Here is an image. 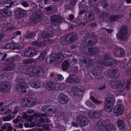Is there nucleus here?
I'll use <instances>...</instances> for the list:
<instances>
[{
  "label": "nucleus",
  "mask_w": 131,
  "mask_h": 131,
  "mask_svg": "<svg viewBox=\"0 0 131 131\" xmlns=\"http://www.w3.org/2000/svg\"><path fill=\"white\" fill-rule=\"evenodd\" d=\"M43 68V65L41 64L28 69L27 70L28 71H30L31 73L36 74L38 76H42L44 74Z\"/></svg>",
  "instance_id": "1"
},
{
  "label": "nucleus",
  "mask_w": 131,
  "mask_h": 131,
  "mask_svg": "<svg viewBox=\"0 0 131 131\" xmlns=\"http://www.w3.org/2000/svg\"><path fill=\"white\" fill-rule=\"evenodd\" d=\"M125 81L124 80H120L118 81H115L112 83L114 88L117 89L120 92H122L125 89L124 84Z\"/></svg>",
  "instance_id": "2"
},
{
  "label": "nucleus",
  "mask_w": 131,
  "mask_h": 131,
  "mask_svg": "<svg viewBox=\"0 0 131 131\" xmlns=\"http://www.w3.org/2000/svg\"><path fill=\"white\" fill-rule=\"evenodd\" d=\"M84 41L88 46H91L94 45L96 43L97 39L95 36L92 37L90 34H88L85 36Z\"/></svg>",
  "instance_id": "3"
},
{
  "label": "nucleus",
  "mask_w": 131,
  "mask_h": 131,
  "mask_svg": "<svg viewBox=\"0 0 131 131\" xmlns=\"http://www.w3.org/2000/svg\"><path fill=\"white\" fill-rule=\"evenodd\" d=\"M42 16V14L40 10H37L35 11L30 19L31 22L34 24L37 23L40 20Z\"/></svg>",
  "instance_id": "4"
},
{
  "label": "nucleus",
  "mask_w": 131,
  "mask_h": 131,
  "mask_svg": "<svg viewBox=\"0 0 131 131\" xmlns=\"http://www.w3.org/2000/svg\"><path fill=\"white\" fill-rule=\"evenodd\" d=\"M76 121L81 127H84L88 123V121L85 116L81 115L78 116L76 118Z\"/></svg>",
  "instance_id": "5"
},
{
  "label": "nucleus",
  "mask_w": 131,
  "mask_h": 131,
  "mask_svg": "<svg viewBox=\"0 0 131 131\" xmlns=\"http://www.w3.org/2000/svg\"><path fill=\"white\" fill-rule=\"evenodd\" d=\"M62 18L57 15H53L51 16L50 20L51 24L53 25H56L60 24L62 22Z\"/></svg>",
  "instance_id": "6"
},
{
  "label": "nucleus",
  "mask_w": 131,
  "mask_h": 131,
  "mask_svg": "<svg viewBox=\"0 0 131 131\" xmlns=\"http://www.w3.org/2000/svg\"><path fill=\"white\" fill-rule=\"evenodd\" d=\"M79 81L80 80L78 77L74 75L70 74L65 82L67 83L75 84L78 83Z\"/></svg>",
  "instance_id": "7"
},
{
  "label": "nucleus",
  "mask_w": 131,
  "mask_h": 131,
  "mask_svg": "<svg viewBox=\"0 0 131 131\" xmlns=\"http://www.w3.org/2000/svg\"><path fill=\"white\" fill-rule=\"evenodd\" d=\"M77 37V35L75 32H71L68 34L65 37L64 41L67 43L72 42L76 40Z\"/></svg>",
  "instance_id": "8"
},
{
  "label": "nucleus",
  "mask_w": 131,
  "mask_h": 131,
  "mask_svg": "<svg viewBox=\"0 0 131 131\" xmlns=\"http://www.w3.org/2000/svg\"><path fill=\"white\" fill-rule=\"evenodd\" d=\"M77 37V35L75 32H71L68 34L65 37L64 41L67 43L72 42L76 40Z\"/></svg>",
  "instance_id": "9"
},
{
  "label": "nucleus",
  "mask_w": 131,
  "mask_h": 131,
  "mask_svg": "<svg viewBox=\"0 0 131 131\" xmlns=\"http://www.w3.org/2000/svg\"><path fill=\"white\" fill-rule=\"evenodd\" d=\"M120 75L119 71L117 69H113L108 71L107 75L110 77L115 78L118 77Z\"/></svg>",
  "instance_id": "10"
},
{
  "label": "nucleus",
  "mask_w": 131,
  "mask_h": 131,
  "mask_svg": "<svg viewBox=\"0 0 131 131\" xmlns=\"http://www.w3.org/2000/svg\"><path fill=\"white\" fill-rule=\"evenodd\" d=\"M24 55L28 57H31L36 54L37 51L36 50L32 48H28V50H25L23 52Z\"/></svg>",
  "instance_id": "11"
},
{
  "label": "nucleus",
  "mask_w": 131,
  "mask_h": 131,
  "mask_svg": "<svg viewBox=\"0 0 131 131\" xmlns=\"http://www.w3.org/2000/svg\"><path fill=\"white\" fill-rule=\"evenodd\" d=\"M123 106L122 105L117 104L115 106L113 112L116 115H120L123 113Z\"/></svg>",
  "instance_id": "12"
},
{
  "label": "nucleus",
  "mask_w": 131,
  "mask_h": 131,
  "mask_svg": "<svg viewBox=\"0 0 131 131\" xmlns=\"http://www.w3.org/2000/svg\"><path fill=\"white\" fill-rule=\"evenodd\" d=\"M58 98L59 102L62 104H66L68 101L67 96L63 93L60 94Z\"/></svg>",
  "instance_id": "13"
},
{
  "label": "nucleus",
  "mask_w": 131,
  "mask_h": 131,
  "mask_svg": "<svg viewBox=\"0 0 131 131\" xmlns=\"http://www.w3.org/2000/svg\"><path fill=\"white\" fill-rule=\"evenodd\" d=\"M84 18L87 21H91L93 20L94 16L91 11H87L84 14Z\"/></svg>",
  "instance_id": "14"
},
{
  "label": "nucleus",
  "mask_w": 131,
  "mask_h": 131,
  "mask_svg": "<svg viewBox=\"0 0 131 131\" xmlns=\"http://www.w3.org/2000/svg\"><path fill=\"white\" fill-rule=\"evenodd\" d=\"M95 63L94 60L88 58H85L83 61V63L84 64L86 67H88L93 66Z\"/></svg>",
  "instance_id": "15"
},
{
  "label": "nucleus",
  "mask_w": 131,
  "mask_h": 131,
  "mask_svg": "<svg viewBox=\"0 0 131 131\" xmlns=\"http://www.w3.org/2000/svg\"><path fill=\"white\" fill-rule=\"evenodd\" d=\"M15 14L19 18L25 17L27 14L26 11L21 8H18L15 10Z\"/></svg>",
  "instance_id": "16"
},
{
  "label": "nucleus",
  "mask_w": 131,
  "mask_h": 131,
  "mask_svg": "<svg viewBox=\"0 0 131 131\" xmlns=\"http://www.w3.org/2000/svg\"><path fill=\"white\" fill-rule=\"evenodd\" d=\"M56 55L51 54L48 56L46 59V62L48 64H50L54 63H57L56 60Z\"/></svg>",
  "instance_id": "17"
},
{
  "label": "nucleus",
  "mask_w": 131,
  "mask_h": 131,
  "mask_svg": "<svg viewBox=\"0 0 131 131\" xmlns=\"http://www.w3.org/2000/svg\"><path fill=\"white\" fill-rule=\"evenodd\" d=\"M72 91L75 95L78 96H79L83 94V91L78 86H74L73 87Z\"/></svg>",
  "instance_id": "18"
},
{
  "label": "nucleus",
  "mask_w": 131,
  "mask_h": 131,
  "mask_svg": "<svg viewBox=\"0 0 131 131\" xmlns=\"http://www.w3.org/2000/svg\"><path fill=\"white\" fill-rule=\"evenodd\" d=\"M9 7V6H6V8L7 9H4L1 12V14L3 16L8 17L12 15V12L9 10L7 9Z\"/></svg>",
  "instance_id": "19"
},
{
  "label": "nucleus",
  "mask_w": 131,
  "mask_h": 131,
  "mask_svg": "<svg viewBox=\"0 0 131 131\" xmlns=\"http://www.w3.org/2000/svg\"><path fill=\"white\" fill-rule=\"evenodd\" d=\"M102 69L99 67H94L92 70V72L95 77H97L101 74Z\"/></svg>",
  "instance_id": "20"
},
{
  "label": "nucleus",
  "mask_w": 131,
  "mask_h": 131,
  "mask_svg": "<svg viewBox=\"0 0 131 131\" xmlns=\"http://www.w3.org/2000/svg\"><path fill=\"white\" fill-rule=\"evenodd\" d=\"M29 83L31 86L35 88H38L40 86V84L38 80L32 79L30 80Z\"/></svg>",
  "instance_id": "21"
},
{
  "label": "nucleus",
  "mask_w": 131,
  "mask_h": 131,
  "mask_svg": "<svg viewBox=\"0 0 131 131\" xmlns=\"http://www.w3.org/2000/svg\"><path fill=\"white\" fill-rule=\"evenodd\" d=\"M10 85L9 83L5 84L4 85L0 84V92L3 93L7 92L9 89Z\"/></svg>",
  "instance_id": "22"
},
{
  "label": "nucleus",
  "mask_w": 131,
  "mask_h": 131,
  "mask_svg": "<svg viewBox=\"0 0 131 131\" xmlns=\"http://www.w3.org/2000/svg\"><path fill=\"white\" fill-rule=\"evenodd\" d=\"M53 35V33L51 31H44L43 32L40 33L39 35L41 38H50Z\"/></svg>",
  "instance_id": "23"
},
{
  "label": "nucleus",
  "mask_w": 131,
  "mask_h": 131,
  "mask_svg": "<svg viewBox=\"0 0 131 131\" xmlns=\"http://www.w3.org/2000/svg\"><path fill=\"white\" fill-rule=\"evenodd\" d=\"M107 60V62L106 61L104 62V65L106 66H113V65L115 64V61L108 56Z\"/></svg>",
  "instance_id": "24"
},
{
  "label": "nucleus",
  "mask_w": 131,
  "mask_h": 131,
  "mask_svg": "<svg viewBox=\"0 0 131 131\" xmlns=\"http://www.w3.org/2000/svg\"><path fill=\"white\" fill-rule=\"evenodd\" d=\"M1 130H5V131H12L13 129L10 125L8 123H6L4 124L1 127Z\"/></svg>",
  "instance_id": "25"
},
{
  "label": "nucleus",
  "mask_w": 131,
  "mask_h": 131,
  "mask_svg": "<svg viewBox=\"0 0 131 131\" xmlns=\"http://www.w3.org/2000/svg\"><path fill=\"white\" fill-rule=\"evenodd\" d=\"M114 102V99L113 97H108L105 100V104L109 105L111 106H113Z\"/></svg>",
  "instance_id": "26"
},
{
  "label": "nucleus",
  "mask_w": 131,
  "mask_h": 131,
  "mask_svg": "<svg viewBox=\"0 0 131 131\" xmlns=\"http://www.w3.org/2000/svg\"><path fill=\"white\" fill-rule=\"evenodd\" d=\"M127 34L123 33L118 32L116 36L118 39L121 41H124L127 38Z\"/></svg>",
  "instance_id": "27"
},
{
  "label": "nucleus",
  "mask_w": 131,
  "mask_h": 131,
  "mask_svg": "<svg viewBox=\"0 0 131 131\" xmlns=\"http://www.w3.org/2000/svg\"><path fill=\"white\" fill-rule=\"evenodd\" d=\"M106 131H116V128L111 123L106 124L104 127Z\"/></svg>",
  "instance_id": "28"
},
{
  "label": "nucleus",
  "mask_w": 131,
  "mask_h": 131,
  "mask_svg": "<svg viewBox=\"0 0 131 131\" xmlns=\"http://www.w3.org/2000/svg\"><path fill=\"white\" fill-rule=\"evenodd\" d=\"M16 88L17 91L19 92L25 93L26 92L24 85L17 84Z\"/></svg>",
  "instance_id": "29"
},
{
  "label": "nucleus",
  "mask_w": 131,
  "mask_h": 131,
  "mask_svg": "<svg viewBox=\"0 0 131 131\" xmlns=\"http://www.w3.org/2000/svg\"><path fill=\"white\" fill-rule=\"evenodd\" d=\"M27 99L28 98H27L22 99L20 101V105L24 107L29 106V105Z\"/></svg>",
  "instance_id": "30"
},
{
  "label": "nucleus",
  "mask_w": 131,
  "mask_h": 131,
  "mask_svg": "<svg viewBox=\"0 0 131 131\" xmlns=\"http://www.w3.org/2000/svg\"><path fill=\"white\" fill-rule=\"evenodd\" d=\"M100 0H88V2L91 6L95 7L100 3Z\"/></svg>",
  "instance_id": "31"
},
{
  "label": "nucleus",
  "mask_w": 131,
  "mask_h": 131,
  "mask_svg": "<svg viewBox=\"0 0 131 131\" xmlns=\"http://www.w3.org/2000/svg\"><path fill=\"white\" fill-rule=\"evenodd\" d=\"M54 82L53 81L49 82L46 84L47 88L49 90H54Z\"/></svg>",
  "instance_id": "32"
},
{
  "label": "nucleus",
  "mask_w": 131,
  "mask_h": 131,
  "mask_svg": "<svg viewBox=\"0 0 131 131\" xmlns=\"http://www.w3.org/2000/svg\"><path fill=\"white\" fill-rule=\"evenodd\" d=\"M128 27L124 25H122L120 27L119 32L123 33H128Z\"/></svg>",
  "instance_id": "33"
},
{
  "label": "nucleus",
  "mask_w": 131,
  "mask_h": 131,
  "mask_svg": "<svg viewBox=\"0 0 131 131\" xmlns=\"http://www.w3.org/2000/svg\"><path fill=\"white\" fill-rule=\"evenodd\" d=\"M88 51L91 55H95L96 54L97 52V49L95 47L89 48Z\"/></svg>",
  "instance_id": "34"
},
{
  "label": "nucleus",
  "mask_w": 131,
  "mask_h": 131,
  "mask_svg": "<svg viewBox=\"0 0 131 131\" xmlns=\"http://www.w3.org/2000/svg\"><path fill=\"white\" fill-rule=\"evenodd\" d=\"M117 126L121 129H123L125 127V123L122 120L118 119L117 122Z\"/></svg>",
  "instance_id": "35"
},
{
  "label": "nucleus",
  "mask_w": 131,
  "mask_h": 131,
  "mask_svg": "<svg viewBox=\"0 0 131 131\" xmlns=\"http://www.w3.org/2000/svg\"><path fill=\"white\" fill-rule=\"evenodd\" d=\"M70 65V63L67 61H65L63 62L62 65L63 70L65 71L67 70Z\"/></svg>",
  "instance_id": "36"
},
{
  "label": "nucleus",
  "mask_w": 131,
  "mask_h": 131,
  "mask_svg": "<svg viewBox=\"0 0 131 131\" xmlns=\"http://www.w3.org/2000/svg\"><path fill=\"white\" fill-rule=\"evenodd\" d=\"M56 60L57 63L61 62L64 58L63 54L61 53H59L57 55H56Z\"/></svg>",
  "instance_id": "37"
},
{
  "label": "nucleus",
  "mask_w": 131,
  "mask_h": 131,
  "mask_svg": "<svg viewBox=\"0 0 131 131\" xmlns=\"http://www.w3.org/2000/svg\"><path fill=\"white\" fill-rule=\"evenodd\" d=\"M90 99L96 104L100 105L103 103L102 101L97 100L93 96H91L90 97Z\"/></svg>",
  "instance_id": "38"
},
{
  "label": "nucleus",
  "mask_w": 131,
  "mask_h": 131,
  "mask_svg": "<svg viewBox=\"0 0 131 131\" xmlns=\"http://www.w3.org/2000/svg\"><path fill=\"white\" fill-rule=\"evenodd\" d=\"M27 99L29 104H30L31 106L34 105L37 102L36 100L34 98H29Z\"/></svg>",
  "instance_id": "39"
},
{
  "label": "nucleus",
  "mask_w": 131,
  "mask_h": 131,
  "mask_svg": "<svg viewBox=\"0 0 131 131\" xmlns=\"http://www.w3.org/2000/svg\"><path fill=\"white\" fill-rule=\"evenodd\" d=\"M17 84L24 85L25 81L23 79H16L15 80Z\"/></svg>",
  "instance_id": "40"
},
{
  "label": "nucleus",
  "mask_w": 131,
  "mask_h": 131,
  "mask_svg": "<svg viewBox=\"0 0 131 131\" xmlns=\"http://www.w3.org/2000/svg\"><path fill=\"white\" fill-rule=\"evenodd\" d=\"M121 16L119 15H112L110 16L109 19L111 21H115L117 19L121 17Z\"/></svg>",
  "instance_id": "41"
},
{
  "label": "nucleus",
  "mask_w": 131,
  "mask_h": 131,
  "mask_svg": "<svg viewBox=\"0 0 131 131\" xmlns=\"http://www.w3.org/2000/svg\"><path fill=\"white\" fill-rule=\"evenodd\" d=\"M35 35L34 32L31 33H29L25 35L24 36V37L27 39H30L34 37Z\"/></svg>",
  "instance_id": "42"
},
{
  "label": "nucleus",
  "mask_w": 131,
  "mask_h": 131,
  "mask_svg": "<svg viewBox=\"0 0 131 131\" xmlns=\"http://www.w3.org/2000/svg\"><path fill=\"white\" fill-rule=\"evenodd\" d=\"M15 66L14 64H12L10 65L5 67L3 69L4 71H11L14 69Z\"/></svg>",
  "instance_id": "43"
},
{
  "label": "nucleus",
  "mask_w": 131,
  "mask_h": 131,
  "mask_svg": "<svg viewBox=\"0 0 131 131\" xmlns=\"http://www.w3.org/2000/svg\"><path fill=\"white\" fill-rule=\"evenodd\" d=\"M94 114V118H97L99 117L102 114V112L101 110L96 111L93 112Z\"/></svg>",
  "instance_id": "44"
},
{
  "label": "nucleus",
  "mask_w": 131,
  "mask_h": 131,
  "mask_svg": "<svg viewBox=\"0 0 131 131\" xmlns=\"http://www.w3.org/2000/svg\"><path fill=\"white\" fill-rule=\"evenodd\" d=\"M105 123V121L103 119H100L97 122L96 125L97 128L104 124Z\"/></svg>",
  "instance_id": "45"
},
{
  "label": "nucleus",
  "mask_w": 131,
  "mask_h": 131,
  "mask_svg": "<svg viewBox=\"0 0 131 131\" xmlns=\"http://www.w3.org/2000/svg\"><path fill=\"white\" fill-rule=\"evenodd\" d=\"M117 50L118 53H119V57H121L125 55V52L123 49L119 48H118Z\"/></svg>",
  "instance_id": "46"
},
{
  "label": "nucleus",
  "mask_w": 131,
  "mask_h": 131,
  "mask_svg": "<svg viewBox=\"0 0 131 131\" xmlns=\"http://www.w3.org/2000/svg\"><path fill=\"white\" fill-rule=\"evenodd\" d=\"M47 114L45 113H42L39 114L38 113H35L33 114V116L36 117H44L46 118V119H47Z\"/></svg>",
  "instance_id": "47"
},
{
  "label": "nucleus",
  "mask_w": 131,
  "mask_h": 131,
  "mask_svg": "<svg viewBox=\"0 0 131 131\" xmlns=\"http://www.w3.org/2000/svg\"><path fill=\"white\" fill-rule=\"evenodd\" d=\"M34 61V59H32L24 60L23 61L24 64H30Z\"/></svg>",
  "instance_id": "48"
},
{
  "label": "nucleus",
  "mask_w": 131,
  "mask_h": 131,
  "mask_svg": "<svg viewBox=\"0 0 131 131\" xmlns=\"http://www.w3.org/2000/svg\"><path fill=\"white\" fill-rule=\"evenodd\" d=\"M109 105H105V109L107 112H110L111 111L112 107Z\"/></svg>",
  "instance_id": "49"
},
{
  "label": "nucleus",
  "mask_w": 131,
  "mask_h": 131,
  "mask_svg": "<svg viewBox=\"0 0 131 131\" xmlns=\"http://www.w3.org/2000/svg\"><path fill=\"white\" fill-rule=\"evenodd\" d=\"M11 46V43H6L3 46L2 48L3 49H6L9 48H10L12 49V47Z\"/></svg>",
  "instance_id": "50"
},
{
  "label": "nucleus",
  "mask_w": 131,
  "mask_h": 131,
  "mask_svg": "<svg viewBox=\"0 0 131 131\" xmlns=\"http://www.w3.org/2000/svg\"><path fill=\"white\" fill-rule=\"evenodd\" d=\"M40 47H41L43 46L46 45L47 43L48 42H49V40H43L40 41Z\"/></svg>",
  "instance_id": "51"
},
{
  "label": "nucleus",
  "mask_w": 131,
  "mask_h": 131,
  "mask_svg": "<svg viewBox=\"0 0 131 131\" xmlns=\"http://www.w3.org/2000/svg\"><path fill=\"white\" fill-rule=\"evenodd\" d=\"M48 106L47 105L42 106L41 108V110L43 112L47 113L48 112Z\"/></svg>",
  "instance_id": "52"
},
{
  "label": "nucleus",
  "mask_w": 131,
  "mask_h": 131,
  "mask_svg": "<svg viewBox=\"0 0 131 131\" xmlns=\"http://www.w3.org/2000/svg\"><path fill=\"white\" fill-rule=\"evenodd\" d=\"M54 90H57L59 89L60 88V84L57 82H54Z\"/></svg>",
  "instance_id": "53"
},
{
  "label": "nucleus",
  "mask_w": 131,
  "mask_h": 131,
  "mask_svg": "<svg viewBox=\"0 0 131 131\" xmlns=\"http://www.w3.org/2000/svg\"><path fill=\"white\" fill-rule=\"evenodd\" d=\"M24 126L25 127H32L35 126V124L32 123L31 124H28V123H25L24 124Z\"/></svg>",
  "instance_id": "54"
},
{
  "label": "nucleus",
  "mask_w": 131,
  "mask_h": 131,
  "mask_svg": "<svg viewBox=\"0 0 131 131\" xmlns=\"http://www.w3.org/2000/svg\"><path fill=\"white\" fill-rule=\"evenodd\" d=\"M100 14L101 17H103L104 18H107L108 16V13H107L102 12Z\"/></svg>",
  "instance_id": "55"
},
{
  "label": "nucleus",
  "mask_w": 131,
  "mask_h": 131,
  "mask_svg": "<svg viewBox=\"0 0 131 131\" xmlns=\"http://www.w3.org/2000/svg\"><path fill=\"white\" fill-rule=\"evenodd\" d=\"M56 110L55 108H49L48 109V112H47V113H48L49 114H50L51 113H54L56 111Z\"/></svg>",
  "instance_id": "56"
},
{
  "label": "nucleus",
  "mask_w": 131,
  "mask_h": 131,
  "mask_svg": "<svg viewBox=\"0 0 131 131\" xmlns=\"http://www.w3.org/2000/svg\"><path fill=\"white\" fill-rule=\"evenodd\" d=\"M46 53H45L43 52L41 53L39 57V59L40 61H43L45 57Z\"/></svg>",
  "instance_id": "57"
},
{
  "label": "nucleus",
  "mask_w": 131,
  "mask_h": 131,
  "mask_svg": "<svg viewBox=\"0 0 131 131\" xmlns=\"http://www.w3.org/2000/svg\"><path fill=\"white\" fill-rule=\"evenodd\" d=\"M32 44L34 45L40 47V43L39 41H35L32 42Z\"/></svg>",
  "instance_id": "58"
},
{
  "label": "nucleus",
  "mask_w": 131,
  "mask_h": 131,
  "mask_svg": "<svg viewBox=\"0 0 131 131\" xmlns=\"http://www.w3.org/2000/svg\"><path fill=\"white\" fill-rule=\"evenodd\" d=\"M15 60V58L12 57V58H10L9 59H7L6 61L7 63H8L9 62H13Z\"/></svg>",
  "instance_id": "59"
},
{
  "label": "nucleus",
  "mask_w": 131,
  "mask_h": 131,
  "mask_svg": "<svg viewBox=\"0 0 131 131\" xmlns=\"http://www.w3.org/2000/svg\"><path fill=\"white\" fill-rule=\"evenodd\" d=\"M21 5L25 7H27L29 5V4L26 2L25 1H22L21 2Z\"/></svg>",
  "instance_id": "60"
},
{
  "label": "nucleus",
  "mask_w": 131,
  "mask_h": 131,
  "mask_svg": "<svg viewBox=\"0 0 131 131\" xmlns=\"http://www.w3.org/2000/svg\"><path fill=\"white\" fill-rule=\"evenodd\" d=\"M101 28L102 29H105V31L108 33H112L113 31V29H106L105 28L103 27H102Z\"/></svg>",
  "instance_id": "61"
},
{
  "label": "nucleus",
  "mask_w": 131,
  "mask_h": 131,
  "mask_svg": "<svg viewBox=\"0 0 131 131\" xmlns=\"http://www.w3.org/2000/svg\"><path fill=\"white\" fill-rule=\"evenodd\" d=\"M88 116L91 118H95L94 116V114L93 112H91L89 113L88 114Z\"/></svg>",
  "instance_id": "62"
},
{
  "label": "nucleus",
  "mask_w": 131,
  "mask_h": 131,
  "mask_svg": "<svg viewBox=\"0 0 131 131\" xmlns=\"http://www.w3.org/2000/svg\"><path fill=\"white\" fill-rule=\"evenodd\" d=\"M12 49H15L18 47V45L16 43H11Z\"/></svg>",
  "instance_id": "63"
},
{
  "label": "nucleus",
  "mask_w": 131,
  "mask_h": 131,
  "mask_svg": "<svg viewBox=\"0 0 131 131\" xmlns=\"http://www.w3.org/2000/svg\"><path fill=\"white\" fill-rule=\"evenodd\" d=\"M3 119L4 121H10L11 119L9 115L8 116L5 117H3L2 118Z\"/></svg>",
  "instance_id": "64"
}]
</instances>
